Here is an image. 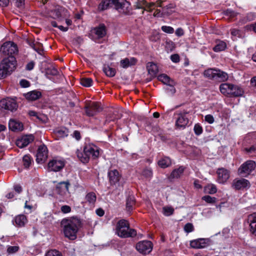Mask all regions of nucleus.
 I'll list each match as a JSON object with an SVG mask.
<instances>
[{
  "mask_svg": "<svg viewBox=\"0 0 256 256\" xmlns=\"http://www.w3.org/2000/svg\"><path fill=\"white\" fill-rule=\"evenodd\" d=\"M80 223L78 218H64L61 222V226L64 236L71 240L76 239Z\"/></svg>",
  "mask_w": 256,
  "mask_h": 256,
  "instance_id": "1",
  "label": "nucleus"
},
{
  "mask_svg": "<svg viewBox=\"0 0 256 256\" xmlns=\"http://www.w3.org/2000/svg\"><path fill=\"white\" fill-rule=\"evenodd\" d=\"M100 148L93 144H86L82 152L76 151L77 156L83 163H88L90 158L96 159L100 156Z\"/></svg>",
  "mask_w": 256,
  "mask_h": 256,
  "instance_id": "2",
  "label": "nucleus"
},
{
  "mask_svg": "<svg viewBox=\"0 0 256 256\" xmlns=\"http://www.w3.org/2000/svg\"><path fill=\"white\" fill-rule=\"evenodd\" d=\"M98 10L100 11L106 10L112 6L120 12L126 13L128 11L129 4L127 2H120L118 0H100Z\"/></svg>",
  "mask_w": 256,
  "mask_h": 256,
  "instance_id": "3",
  "label": "nucleus"
},
{
  "mask_svg": "<svg viewBox=\"0 0 256 256\" xmlns=\"http://www.w3.org/2000/svg\"><path fill=\"white\" fill-rule=\"evenodd\" d=\"M116 234L121 238L133 237L136 235L134 229L130 228L129 222L124 220H120L116 226Z\"/></svg>",
  "mask_w": 256,
  "mask_h": 256,
  "instance_id": "4",
  "label": "nucleus"
},
{
  "mask_svg": "<svg viewBox=\"0 0 256 256\" xmlns=\"http://www.w3.org/2000/svg\"><path fill=\"white\" fill-rule=\"evenodd\" d=\"M16 66V58H4L0 64V79L10 75Z\"/></svg>",
  "mask_w": 256,
  "mask_h": 256,
  "instance_id": "5",
  "label": "nucleus"
},
{
  "mask_svg": "<svg viewBox=\"0 0 256 256\" xmlns=\"http://www.w3.org/2000/svg\"><path fill=\"white\" fill-rule=\"evenodd\" d=\"M0 52L5 56L8 57L6 58H15V56L18 52V48L14 42H6L3 44L0 48Z\"/></svg>",
  "mask_w": 256,
  "mask_h": 256,
  "instance_id": "6",
  "label": "nucleus"
},
{
  "mask_svg": "<svg viewBox=\"0 0 256 256\" xmlns=\"http://www.w3.org/2000/svg\"><path fill=\"white\" fill-rule=\"evenodd\" d=\"M188 112H177L174 113L176 126L177 128H184L188 122Z\"/></svg>",
  "mask_w": 256,
  "mask_h": 256,
  "instance_id": "7",
  "label": "nucleus"
},
{
  "mask_svg": "<svg viewBox=\"0 0 256 256\" xmlns=\"http://www.w3.org/2000/svg\"><path fill=\"white\" fill-rule=\"evenodd\" d=\"M256 168L255 162L253 160H248L243 164L238 170L239 174L242 176L248 175Z\"/></svg>",
  "mask_w": 256,
  "mask_h": 256,
  "instance_id": "8",
  "label": "nucleus"
},
{
  "mask_svg": "<svg viewBox=\"0 0 256 256\" xmlns=\"http://www.w3.org/2000/svg\"><path fill=\"white\" fill-rule=\"evenodd\" d=\"M0 107L2 108L13 112L17 109L18 106L14 99L6 98L0 100Z\"/></svg>",
  "mask_w": 256,
  "mask_h": 256,
  "instance_id": "9",
  "label": "nucleus"
},
{
  "mask_svg": "<svg viewBox=\"0 0 256 256\" xmlns=\"http://www.w3.org/2000/svg\"><path fill=\"white\" fill-rule=\"evenodd\" d=\"M52 16L54 18H58L60 20H62V18H68L70 14L64 8L56 6L52 10Z\"/></svg>",
  "mask_w": 256,
  "mask_h": 256,
  "instance_id": "10",
  "label": "nucleus"
},
{
  "mask_svg": "<svg viewBox=\"0 0 256 256\" xmlns=\"http://www.w3.org/2000/svg\"><path fill=\"white\" fill-rule=\"evenodd\" d=\"M64 161L63 159L55 158L48 163V168L51 171L58 172L64 168Z\"/></svg>",
  "mask_w": 256,
  "mask_h": 256,
  "instance_id": "11",
  "label": "nucleus"
},
{
  "mask_svg": "<svg viewBox=\"0 0 256 256\" xmlns=\"http://www.w3.org/2000/svg\"><path fill=\"white\" fill-rule=\"evenodd\" d=\"M136 248L142 254H148L152 250V244L148 240L141 241L136 244Z\"/></svg>",
  "mask_w": 256,
  "mask_h": 256,
  "instance_id": "12",
  "label": "nucleus"
},
{
  "mask_svg": "<svg viewBox=\"0 0 256 256\" xmlns=\"http://www.w3.org/2000/svg\"><path fill=\"white\" fill-rule=\"evenodd\" d=\"M100 104L96 102H92L87 104L86 106V113L87 116H92L100 112Z\"/></svg>",
  "mask_w": 256,
  "mask_h": 256,
  "instance_id": "13",
  "label": "nucleus"
},
{
  "mask_svg": "<svg viewBox=\"0 0 256 256\" xmlns=\"http://www.w3.org/2000/svg\"><path fill=\"white\" fill-rule=\"evenodd\" d=\"M36 156L38 163H42L46 159L48 148L46 146L41 145L38 147Z\"/></svg>",
  "mask_w": 256,
  "mask_h": 256,
  "instance_id": "14",
  "label": "nucleus"
},
{
  "mask_svg": "<svg viewBox=\"0 0 256 256\" xmlns=\"http://www.w3.org/2000/svg\"><path fill=\"white\" fill-rule=\"evenodd\" d=\"M34 139V136L32 134L23 136L16 140V144L18 147L23 148L32 142Z\"/></svg>",
  "mask_w": 256,
  "mask_h": 256,
  "instance_id": "15",
  "label": "nucleus"
},
{
  "mask_svg": "<svg viewBox=\"0 0 256 256\" xmlns=\"http://www.w3.org/2000/svg\"><path fill=\"white\" fill-rule=\"evenodd\" d=\"M250 186L249 181L244 178L236 179L232 183V186L236 190L249 188Z\"/></svg>",
  "mask_w": 256,
  "mask_h": 256,
  "instance_id": "16",
  "label": "nucleus"
},
{
  "mask_svg": "<svg viewBox=\"0 0 256 256\" xmlns=\"http://www.w3.org/2000/svg\"><path fill=\"white\" fill-rule=\"evenodd\" d=\"M216 174H218L217 181L220 184L224 183L230 178L229 172L224 168H218L216 171Z\"/></svg>",
  "mask_w": 256,
  "mask_h": 256,
  "instance_id": "17",
  "label": "nucleus"
},
{
  "mask_svg": "<svg viewBox=\"0 0 256 256\" xmlns=\"http://www.w3.org/2000/svg\"><path fill=\"white\" fill-rule=\"evenodd\" d=\"M209 240L206 238H198L190 242V246L194 248H202L208 245Z\"/></svg>",
  "mask_w": 256,
  "mask_h": 256,
  "instance_id": "18",
  "label": "nucleus"
},
{
  "mask_svg": "<svg viewBox=\"0 0 256 256\" xmlns=\"http://www.w3.org/2000/svg\"><path fill=\"white\" fill-rule=\"evenodd\" d=\"M109 180L111 185H116L120 178V175L116 170H110L108 172Z\"/></svg>",
  "mask_w": 256,
  "mask_h": 256,
  "instance_id": "19",
  "label": "nucleus"
},
{
  "mask_svg": "<svg viewBox=\"0 0 256 256\" xmlns=\"http://www.w3.org/2000/svg\"><path fill=\"white\" fill-rule=\"evenodd\" d=\"M158 80L163 82L164 84H167L170 87V90L173 92H174L175 90L174 88V82L173 80H171L167 75L162 74L158 76Z\"/></svg>",
  "mask_w": 256,
  "mask_h": 256,
  "instance_id": "20",
  "label": "nucleus"
},
{
  "mask_svg": "<svg viewBox=\"0 0 256 256\" xmlns=\"http://www.w3.org/2000/svg\"><path fill=\"white\" fill-rule=\"evenodd\" d=\"M25 98L28 100L34 101L42 96V92L38 90H34L24 94Z\"/></svg>",
  "mask_w": 256,
  "mask_h": 256,
  "instance_id": "21",
  "label": "nucleus"
},
{
  "mask_svg": "<svg viewBox=\"0 0 256 256\" xmlns=\"http://www.w3.org/2000/svg\"><path fill=\"white\" fill-rule=\"evenodd\" d=\"M9 128L12 131H20L23 130L22 124L16 120L11 119L8 123Z\"/></svg>",
  "mask_w": 256,
  "mask_h": 256,
  "instance_id": "22",
  "label": "nucleus"
},
{
  "mask_svg": "<svg viewBox=\"0 0 256 256\" xmlns=\"http://www.w3.org/2000/svg\"><path fill=\"white\" fill-rule=\"evenodd\" d=\"M232 88V84L223 83L220 86V90L222 94L230 97V94H232L231 91Z\"/></svg>",
  "mask_w": 256,
  "mask_h": 256,
  "instance_id": "23",
  "label": "nucleus"
},
{
  "mask_svg": "<svg viewBox=\"0 0 256 256\" xmlns=\"http://www.w3.org/2000/svg\"><path fill=\"white\" fill-rule=\"evenodd\" d=\"M70 184L68 182H60L56 186V190L57 192L62 196L65 195L68 191Z\"/></svg>",
  "mask_w": 256,
  "mask_h": 256,
  "instance_id": "24",
  "label": "nucleus"
},
{
  "mask_svg": "<svg viewBox=\"0 0 256 256\" xmlns=\"http://www.w3.org/2000/svg\"><path fill=\"white\" fill-rule=\"evenodd\" d=\"M92 34H95L96 38H103L106 34V27L104 25H100L98 27L94 28L92 31Z\"/></svg>",
  "mask_w": 256,
  "mask_h": 256,
  "instance_id": "25",
  "label": "nucleus"
},
{
  "mask_svg": "<svg viewBox=\"0 0 256 256\" xmlns=\"http://www.w3.org/2000/svg\"><path fill=\"white\" fill-rule=\"evenodd\" d=\"M146 70L148 74L152 78L155 77L158 72V66L153 62L147 63Z\"/></svg>",
  "mask_w": 256,
  "mask_h": 256,
  "instance_id": "26",
  "label": "nucleus"
},
{
  "mask_svg": "<svg viewBox=\"0 0 256 256\" xmlns=\"http://www.w3.org/2000/svg\"><path fill=\"white\" fill-rule=\"evenodd\" d=\"M137 62V60L133 57L125 58L120 62V66L123 68H127L135 65Z\"/></svg>",
  "mask_w": 256,
  "mask_h": 256,
  "instance_id": "27",
  "label": "nucleus"
},
{
  "mask_svg": "<svg viewBox=\"0 0 256 256\" xmlns=\"http://www.w3.org/2000/svg\"><path fill=\"white\" fill-rule=\"evenodd\" d=\"M248 220L250 224V232L256 236V214L250 215Z\"/></svg>",
  "mask_w": 256,
  "mask_h": 256,
  "instance_id": "28",
  "label": "nucleus"
},
{
  "mask_svg": "<svg viewBox=\"0 0 256 256\" xmlns=\"http://www.w3.org/2000/svg\"><path fill=\"white\" fill-rule=\"evenodd\" d=\"M68 130L66 128H58L54 130V134L56 139L63 138L68 135Z\"/></svg>",
  "mask_w": 256,
  "mask_h": 256,
  "instance_id": "29",
  "label": "nucleus"
},
{
  "mask_svg": "<svg viewBox=\"0 0 256 256\" xmlns=\"http://www.w3.org/2000/svg\"><path fill=\"white\" fill-rule=\"evenodd\" d=\"M162 2V1L160 0L156 1V3H148L144 1V9L146 10L152 12L155 8L156 6L161 7Z\"/></svg>",
  "mask_w": 256,
  "mask_h": 256,
  "instance_id": "30",
  "label": "nucleus"
},
{
  "mask_svg": "<svg viewBox=\"0 0 256 256\" xmlns=\"http://www.w3.org/2000/svg\"><path fill=\"white\" fill-rule=\"evenodd\" d=\"M231 91L232 94H230V97L242 96L244 93V90L240 86L234 84H232V88Z\"/></svg>",
  "mask_w": 256,
  "mask_h": 256,
  "instance_id": "31",
  "label": "nucleus"
},
{
  "mask_svg": "<svg viewBox=\"0 0 256 256\" xmlns=\"http://www.w3.org/2000/svg\"><path fill=\"white\" fill-rule=\"evenodd\" d=\"M216 78H214V80H217L220 82H225L228 80V78L227 73L222 71L219 69H217V72H216Z\"/></svg>",
  "mask_w": 256,
  "mask_h": 256,
  "instance_id": "32",
  "label": "nucleus"
},
{
  "mask_svg": "<svg viewBox=\"0 0 256 256\" xmlns=\"http://www.w3.org/2000/svg\"><path fill=\"white\" fill-rule=\"evenodd\" d=\"M204 192L206 194H214L217 192L216 186L212 184H208L204 188Z\"/></svg>",
  "mask_w": 256,
  "mask_h": 256,
  "instance_id": "33",
  "label": "nucleus"
},
{
  "mask_svg": "<svg viewBox=\"0 0 256 256\" xmlns=\"http://www.w3.org/2000/svg\"><path fill=\"white\" fill-rule=\"evenodd\" d=\"M217 69L216 68H208L204 72V75L205 77L209 79H214L216 78Z\"/></svg>",
  "mask_w": 256,
  "mask_h": 256,
  "instance_id": "34",
  "label": "nucleus"
},
{
  "mask_svg": "<svg viewBox=\"0 0 256 256\" xmlns=\"http://www.w3.org/2000/svg\"><path fill=\"white\" fill-rule=\"evenodd\" d=\"M27 222L26 218L24 215L20 214L15 218L16 224L18 226H23Z\"/></svg>",
  "mask_w": 256,
  "mask_h": 256,
  "instance_id": "35",
  "label": "nucleus"
},
{
  "mask_svg": "<svg viewBox=\"0 0 256 256\" xmlns=\"http://www.w3.org/2000/svg\"><path fill=\"white\" fill-rule=\"evenodd\" d=\"M135 204V200L133 196H130L126 198V208L128 211L130 212Z\"/></svg>",
  "mask_w": 256,
  "mask_h": 256,
  "instance_id": "36",
  "label": "nucleus"
},
{
  "mask_svg": "<svg viewBox=\"0 0 256 256\" xmlns=\"http://www.w3.org/2000/svg\"><path fill=\"white\" fill-rule=\"evenodd\" d=\"M96 199V195L92 192L88 193L86 196V202H88L90 206H93L94 204Z\"/></svg>",
  "mask_w": 256,
  "mask_h": 256,
  "instance_id": "37",
  "label": "nucleus"
},
{
  "mask_svg": "<svg viewBox=\"0 0 256 256\" xmlns=\"http://www.w3.org/2000/svg\"><path fill=\"white\" fill-rule=\"evenodd\" d=\"M226 47V44L224 41L219 40L216 42V46L214 47L213 50L215 52H219L224 50Z\"/></svg>",
  "mask_w": 256,
  "mask_h": 256,
  "instance_id": "38",
  "label": "nucleus"
},
{
  "mask_svg": "<svg viewBox=\"0 0 256 256\" xmlns=\"http://www.w3.org/2000/svg\"><path fill=\"white\" fill-rule=\"evenodd\" d=\"M171 164L170 160L168 157H164L160 160L158 164L162 168H165Z\"/></svg>",
  "mask_w": 256,
  "mask_h": 256,
  "instance_id": "39",
  "label": "nucleus"
},
{
  "mask_svg": "<svg viewBox=\"0 0 256 256\" xmlns=\"http://www.w3.org/2000/svg\"><path fill=\"white\" fill-rule=\"evenodd\" d=\"M103 70L106 74L109 77H112L116 74V70L114 68H110L108 66H104L103 68Z\"/></svg>",
  "mask_w": 256,
  "mask_h": 256,
  "instance_id": "40",
  "label": "nucleus"
},
{
  "mask_svg": "<svg viewBox=\"0 0 256 256\" xmlns=\"http://www.w3.org/2000/svg\"><path fill=\"white\" fill-rule=\"evenodd\" d=\"M184 170V168L180 166L178 169L174 170L172 172L170 176L172 178H178L182 174Z\"/></svg>",
  "mask_w": 256,
  "mask_h": 256,
  "instance_id": "41",
  "label": "nucleus"
},
{
  "mask_svg": "<svg viewBox=\"0 0 256 256\" xmlns=\"http://www.w3.org/2000/svg\"><path fill=\"white\" fill-rule=\"evenodd\" d=\"M92 80L91 78H86L80 80V84L86 87H90L92 86Z\"/></svg>",
  "mask_w": 256,
  "mask_h": 256,
  "instance_id": "42",
  "label": "nucleus"
},
{
  "mask_svg": "<svg viewBox=\"0 0 256 256\" xmlns=\"http://www.w3.org/2000/svg\"><path fill=\"white\" fill-rule=\"evenodd\" d=\"M174 212V209L171 206H164L162 208V213L165 216H170Z\"/></svg>",
  "mask_w": 256,
  "mask_h": 256,
  "instance_id": "43",
  "label": "nucleus"
},
{
  "mask_svg": "<svg viewBox=\"0 0 256 256\" xmlns=\"http://www.w3.org/2000/svg\"><path fill=\"white\" fill-rule=\"evenodd\" d=\"M24 166L26 168H28L32 164V159L28 155H25L23 157Z\"/></svg>",
  "mask_w": 256,
  "mask_h": 256,
  "instance_id": "44",
  "label": "nucleus"
},
{
  "mask_svg": "<svg viewBox=\"0 0 256 256\" xmlns=\"http://www.w3.org/2000/svg\"><path fill=\"white\" fill-rule=\"evenodd\" d=\"M202 199L207 203L211 204H214L216 200L215 197H212L210 196H204L202 197Z\"/></svg>",
  "mask_w": 256,
  "mask_h": 256,
  "instance_id": "45",
  "label": "nucleus"
},
{
  "mask_svg": "<svg viewBox=\"0 0 256 256\" xmlns=\"http://www.w3.org/2000/svg\"><path fill=\"white\" fill-rule=\"evenodd\" d=\"M142 175L146 178L150 179L152 176V172L150 168H146L142 172Z\"/></svg>",
  "mask_w": 256,
  "mask_h": 256,
  "instance_id": "46",
  "label": "nucleus"
},
{
  "mask_svg": "<svg viewBox=\"0 0 256 256\" xmlns=\"http://www.w3.org/2000/svg\"><path fill=\"white\" fill-rule=\"evenodd\" d=\"M194 130L195 134L197 136L202 134L203 131L202 126L199 124H196L194 125Z\"/></svg>",
  "mask_w": 256,
  "mask_h": 256,
  "instance_id": "47",
  "label": "nucleus"
},
{
  "mask_svg": "<svg viewBox=\"0 0 256 256\" xmlns=\"http://www.w3.org/2000/svg\"><path fill=\"white\" fill-rule=\"evenodd\" d=\"M161 29L164 32L167 34H173L174 32V28L170 26H163Z\"/></svg>",
  "mask_w": 256,
  "mask_h": 256,
  "instance_id": "48",
  "label": "nucleus"
},
{
  "mask_svg": "<svg viewBox=\"0 0 256 256\" xmlns=\"http://www.w3.org/2000/svg\"><path fill=\"white\" fill-rule=\"evenodd\" d=\"M45 256H62L60 252L56 250H49Z\"/></svg>",
  "mask_w": 256,
  "mask_h": 256,
  "instance_id": "49",
  "label": "nucleus"
},
{
  "mask_svg": "<svg viewBox=\"0 0 256 256\" xmlns=\"http://www.w3.org/2000/svg\"><path fill=\"white\" fill-rule=\"evenodd\" d=\"M18 250V246H8L7 248V252L9 254H12L17 252Z\"/></svg>",
  "mask_w": 256,
  "mask_h": 256,
  "instance_id": "50",
  "label": "nucleus"
},
{
  "mask_svg": "<svg viewBox=\"0 0 256 256\" xmlns=\"http://www.w3.org/2000/svg\"><path fill=\"white\" fill-rule=\"evenodd\" d=\"M160 39V35L158 32H154L150 36V40L152 42H156Z\"/></svg>",
  "mask_w": 256,
  "mask_h": 256,
  "instance_id": "51",
  "label": "nucleus"
},
{
  "mask_svg": "<svg viewBox=\"0 0 256 256\" xmlns=\"http://www.w3.org/2000/svg\"><path fill=\"white\" fill-rule=\"evenodd\" d=\"M184 230L188 233L193 232L194 230V228L192 224L191 223L186 224L184 226Z\"/></svg>",
  "mask_w": 256,
  "mask_h": 256,
  "instance_id": "52",
  "label": "nucleus"
},
{
  "mask_svg": "<svg viewBox=\"0 0 256 256\" xmlns=\"http://www.w3.org/2000/svg\"><path fill=\"white\" fill-rule=\"evenodd\" d=\"M14 5L19 8H22L24 5V0H12Z\"/></svg>",
  "mask_w": 256,
  "mask_h": 256,
  "instance_id": "53",
  "label": "nucleus"
},
{
  "mask_svg": "<svg viewBox=\"0 0 256 256\" xmlns=\"http://www.w3.org/2000/svg\"><path fill=\"white\" fill-rule=\"evenodd\" d=\"M61 211L64 214H68L70 212L71 208L70 206L67 205L62 206L60 208Z\"/></svg>",
  "mask_w": 256,
  "mask_h": 256,
  "instance_id": "54",
  "label": "nucleus"
},
{
  "mask_svg": "<svg viewBox=\"0 0 256 256\" xmlns=\"http://www.w3.org/2000/svg\"><path fill=\"white\" fill-rule=\"evenodd\" d=\"M205 120L208 124H212L214 122V118L211 114L206 115L204 117Z\"/></svg>",
  "mask_w": 256,
  "mask_h": 256,
  "instance_id": "55",
  "label": "nucleus"
},
{
  "mask_svg": "<svg viewBox=\"0 0 256 256\" xmlns=\"http://www.w3.org/2000/svg\"><path fill=\"white\" fill-rule=\"evenodd\" d=\"M20 84L22 88H28L30 86V82L26 80H22L20 82Z\"/></svg>",
  "mask_w": 256,
  "mask_h": 256,
  "instance_id": "56",
  "label": "nucleus"
},
{
  "mask_svg": "<svg viewBox=\"0 0 256 256\" xmlns=\"http://www.w3.org/2000/svg\"><path fill=\"white\" fill-rule=\"evenodd\" d=\"M34 61H30L26 64V69L28 70H31L34 68Z\"/></svg>",
  "mask_w": 256,
  "mask_h": 256,
  "instance_id": "57",
  "label": "nucleus"
},
{
  "mask_svg": "<svg viewBox=\"0 0 256 256\" xmlns=\"http://www.w3.org/2000/svg\"><path fill=\"white\" fill-rule=\"evenodd\" d=\"M231 34L234 36L240 37V32L238 30L233 28L231 30Z\"/></svg>",
  "mask_w": 256,
  "mask_h": 256,
  "instance_id": "58",
  "label": "nucleus"
},
{
  "mask_svg": "<svg viewBox=\"0 0 256 256\" xmlns=\"http://www.w3.org/2000/svg\"><path fill=\"white\" fill-rule=\"evenodd\" d=\"M170 60L174 62H178L180 61V56L178 54H172L170 56Z\"/></svg>",
  "mask_w": 256,
  "mask_h": 256,
  "instance_id": "59",
  "label": "nucleus"
},
{
  "mask_svg": "<svg viewBox=\"0 0 256 256\" xmlns=\"http://www.w3.org/2000/svg\"><path fill=\"white\" fill-rule=\"evenodd\" d=\"M175 34L178 36H182L184 34V32L182 28H179L176 30Z\"/></svg>",
  "mask_w": 256,
  "mask_h": 256,
  "instance_id": "60",
  "label": "nucleus"
},
{
  "mask_svg": "<svg viewBox=\"0 0 256 256\" xmlns=\"http://www.w3.org/2000/svg\"><path fill=\"white\" fill-rule=\"evenodd\" d=\"M72 136L74 138L77 140H78L81 138L80 134L78 130H75L73 132Z\"/></svg>",
  "mask_w": 256,
  "mask_h": 256,
  "instance_id": "61",
  "label": "nucleus"
},
{
  "mask_svg": "<svg viewBox=\"0 0 256 256\" xmlns=\"http://www.w3.org/2000/svg\"><path fill=\"white\" fill-rule=\"evenodd\" d=\"M9 0H0V6H7L9 4Z\"/></svg>",
  "mask_w": 256,
  "mask_h": 256,
  "instance_id": "62",
  "label": "nucleus"
},
{
  "mask_svg": "<svg viewBox=\"0 0 256 256\" xmlns=\"http://www.w3.org/2000/svg\"><path fill=\"white\" fill-rule=\"evenodd\" d=\"M96 214L100 216H103L104 212V210L102 208H98L96 210Z\"/></svg>",
  "mask_w": 256,
  "mask_h": 256,
  "instance_id": "63",
  "label": "nucleus"
},
{
  "mask_svg": "<svg viewBox=\"0 0 256 256\" xmlns=\"http://www.w3.org/2000/svg\"><path fill=\"white\" fill-rule=\"evenodd\" d=\"M28 114L31 116H36L37 118H40L38 114L34 111L30 110Z\"/></svg>",
  "mask_w": 256,
  "mask_h": 256,
  "instance_id": "64",
  "label": "nucleus"
}]
</instances>
